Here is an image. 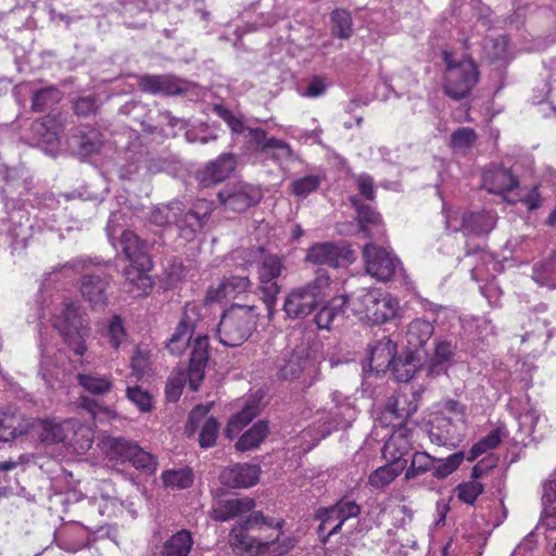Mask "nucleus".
Masks as SVG:
<instances>
[{
  "label": "nucleus",
  "instance_id": "1",
  "mask_svg": "<svg viewBox=\"0 0 556 556\" xmlns=\"http://www.w3.org/2000/svg\"><path fill=\"white\" fill-rule=\"evenodd\" d=\"M330 276L324 268L316 270L313 280L292 288L285 296L282 311L292 320H303L326 302Z\"/></svg>",
  "mask_w": 556,
  "mask_h": 556
},
{
  "label": "nucleus",
  "instance_id": "2",
  "mask_svg": "<svg viewBox=\"0 0 556 556\" xmlns=\"http://www.w3.org/2000/svg\"><path fill=\"white\" fill-rule=\"evenodd\" d=\"M122 253L129 262L124 268L123 276L139 291L152 289L153 282L149 271L153 268L152 260L147 251V244L132 230H123L119 237Z\"/></svg>",
  "mask_w": 556,
  "mask_h": 556
},
{
  "label": "nucleus",
  "instance_id": "3",
  "mask_svg": "<svg viewBox=\"0 0 556 556\" xmlns=\"http://www.w3.org/2000/svg\"><path fill=\"white\" fill-rule=\"evenodd\" d=\"M260 312L255 305L232 304L220 317L219 342L229 348L240 346L255 331Z\"/></svg>",
  "mask_w": 556,
  "mask_h": 556
},
{
  "label": "nucleus",
  "instance_id": "4",
  "mask_svg": "<svg viewBox=\"0 0 556 556\" xmlns=\"http://www.w3.org/2000/svg\"><path fill=\"white\" fill-rule=\"evenodd\" d=\"M252 256L257 261V290L267 308V317L271 319L276 313L277 296L282 288L278 279L286 270L285 260L267 252L262 245L252 250Z\"/></svg>",
  "mask_w": 556,
  "mask_h": 556
},
{
  "label": "nucleus",
  "instance_id": "5",
  "mask_svg": "<svg viewBox=\"0 0 556 556\" xmlns=\"http://www.w3.org/2000/svg\"><path fill=\"white\" fill-rule=\"evenodd\" d=\"M213 112L227 123L233 134H242L247 130L249 132L248 143L256 152L266 154L277 162L291 157L292 150L286 141L268 137L262 128L247 127L240 118L222 104H215Z\"/></svg>",
  "mask_w": 556,
  "mask_h": 556
},
{
  "label": "nucleus",
  "instance_id": "6",
  "mask_svg": "<svg viewBox=\"0 0 556 556\" xmlns=\"http://www.w3.org/2000/svg\"><path fill=\"white\" fill-rule=\"evenodd\" d=\"M53 326L76 355L85 354L86 338L90 331L89 319L78 303L65 301L61 313L54 316Z\"/></svg>",
  "mask_w": 556,
  "mask_h": 556
},
{
  "label": "nucleus",
  "instance_id": "7",
  "mask_svg": "<svg viewBox=\"0 0 556 556\" xmlns=\"http://www.w3.org/2000/svg\"><path fill=\"white\" fill-rule=\"evenodd\" d=\"M352 312L372 324H384L396 316L399 302L379 289H361L351 294Z\"/></svg>",
  "mask_w": 556,
  "mask_h": 556
},
{
  "label": "nucleus",
  "instance_id": "8",
  "mask_svg": "<svg viewBox=\"0 0 556 556\" xmlns=\"http://www.w3.org/2000/svg\"><path fill=\"white\" fill-rule=\"evenodd\" d=\"M446 70L443 79L444 93L453 100L466 99L479 80V71L472 59L454 63L447 53L444 54Z\"/></svg>",
  "mask_w": 556,
  "mask_h": 556
},
{
  "label": "nucleus",
  "instance_id": "9",
  "mask_svg": "<svg viewBox=\"0 0 556 556\" xmlns=\"http://www.w3.org/2000/svg\"><path fill=\"white\" fill-rule=\"evenodd\" d=\"M105 446L112 459L128 462L135 468L141 469L147 473H152L156 469L157 463L155 457L130 440L123 437L109 438Z\"/></svg>",
  "mask_w": 556,
  "mask_h": 556
},
{
  "label": "nucleus",
  "instance_id": "10",
  "mask_svg": "<svg viewBox=\"0 0 556 556\" xmlns=\"http://www.w3.org/2000/svg\"><path fill=\"white\" fill-rule=\"evenodd\" d=\"M295 539L293 536H287L276 539L267 542H262L249 534L238 533L233 536L232 547L241 555L255 556L265 555L270 556H283L288 554L295 546Z\"/></svg>",
  "mask_w": 556,
  "mask_h": 556
},
{
  "label": "nucleus",
  "instance_id": "11",
  "mask_svg": "<svg viewBox=\"0 0 556 556\" xmlns=\"http://www.w3.org/2000/svg\"><path fill=\"white\" fill-rule=\"evenodd\" d=\"M354 258L351 245L340 240L313 244L307 250L305 261L315 265H328L339 268L351 264Z\"/></svg>",
  "mask_w": 556,
  "mask_h": 556
},
{
  "label": "nucleus",
  "instance_id": "12",
  "mask_svg": "<svg viewBox=\"0 0 556 556\" xmlns=\"http://www.w3.org/2000/svg\"><path fill=\"white\" fill-rule=\"evenodd\" d=\"M211 213V206L205 201H198L189 208H186L180 202V208L176 211L174 224L178 230V236L187 242L193 241L198 233L203 231Z\"/></svg>",
  "mask_w": 556,
  "mask_h": 556
},
{
  "label": "nucleus",
  "instance_id": "13",
  "mask_svg": "<svg viewBox=\"0 0 556 556\" xmlns=\"http://www.w3.org/2000/svg\"><path fill=\"white\" fill-rule=\"evenodd\" d=\"M366 271L380 281L391 280L397 269H401L400 260L387 250L369 242L363 248Z\"/></svg>",
  "mask_w": 556,
  "mask_h": 556
},
{
  "label": "nucleus",
  "instance_id": "14",
  "mask_svg": "<svg viewBox=\"0 0 556 556\" xmlns=\"http://www.w3.org/2000/svg\"><path fill=\"white\" fill-rule=\"evenodd\" d=\"M217 197L226 210L241 213L256 205L263 194L260 188L240 182L231 187H225L218 192Z\"/></svg>",
  "mask_w": 556,
  "mask_h": 556
},
{
  "label": "nucleus",
  "instance_id": "15",
  "mask_svg": "<svg viewBox=\"0 0 556 556\" xmlns=\"http://www.w3.org/2000/svg\"><path fill=\"white\" fill-rule=\"evenodd\" d=\"M427 362L426 349L405 348L400 353H395L391 372L396 381L408 382L426 366Z\"/></svg>",
  "mask_w": 556,
  "mask_h": 556
},
{
  "label": "nucleus",
  "instance_id": "16",
  "mask_svg": "<svg viewBox=\"0 0 556 556\" xmlns=\"http://www.w3.org/2000/svg\"><path fill=\"white\" fill-rule=\"evenodd\" d=\"M71 432L70 421L39 418H30L29 420L28 435L37 438L45 444L64 443Z\"/></svg>",
  "mask_w": 556,
  "mask_h": 556
},
{
  "label": "nucleus",
  "instance_id": "17",
  "mask_svg": "<svg viewBox=\"0 0 556 556\" xmlns=\"http://www.w3.org/2000/svg\"><path fill=\"white\" fill-rule=\"evenodd\" d=\"M111 275L86 274L80 279V293L83 298L90 304L92 309H104L108 305L106 289L111 283Z\"/></svg>",
  "mask_w": 556,
  "mask_h": 556
},
{
  "label": "nucleus",
  "instance_id": "18",
  "mask_svg": "<svg viewBox=\"0 0 556 556\" xmlns=\"http://www.w3.org/2000/svg\"><path fill=\"white\" fill-rule=\"evenodd\" d=\"M103 142V134L99 129L85 125L75 129L70 138V148L80 160H85L98 154Z\"/></svg>",
  "mask_w": 556,
  "mask_h": 556
},
{
  "label": "nucleus",
  "instance_id": "19",
  "mask_svg": "<svg viewBox=\"0 0 556 556\" xmlns=\"http://www.w3.org/2000/svg\"><path fill=\"white\" fill-rule=\"evenodd\" d=\"M208 337L198 336L192 344L188 367V382L191 391L199 390L200 383L205 377V368L210 358Z\"/></svg>",
  "mask_w": 556,
  "mask_h": 556
},
{
  "label": "nucleus",
  "instance_id": "20",
  "mask_svg": "<svg viewBox=\"0 0 556 556\" xmlns=\"http://www.w3.org/2000/svg\"><path fill=\"white\" fill-rule=\"evenodd\" d=\"M349 202L356 211V220L359 231L369 239H379L383 236L381 215L369 204H365L358 195L349 197Z\"/></svg>",
  "mask_w": 556,
  "mask_h": 556
},
{
  "label": "nucleus",
  "instance_id": "21",
  "mask_svg": "<svg viewBox=\"0 0 556 556\" xmlns=\"http://www.w3.org/2000/svg\"><path fill=\"white\" fill-rule=\"evenodd\" d=\"M261 471L258 464L238 463L225 467L219 475V481L232 489H245L257 483Z\"/></svg>",
  "mask_w": 556,
  "mask_h": 556
},
{
  "label": "nucleus",
  "instance_id": "22",
  "mask_svg": "<svg viewBox=\"0 0 556 556\" xmlns=\"http://www.w3.org/2000/svg\"><path fill=\"white\" fill-rule=\"evenodd\" d=\"M368 366L377 375L391 371L393 359L396 353V343L389 337H383L368 344Z\"/></svg>",
  "mask_w": 556,
  "mask_h": 556
},
{
  "label": "nucleus",
  "instance_id": "23",
  "mask_svg": "<svg viewBox=\"0 0 556 556\" xmlns=\"http://www.w3.org/2000/svg\"><path fill=\"white\" fill-rule=\"evenodd\" d=\"M181 81L173 75L144 74L138 78V88L151 94L178 96L186 93V89L180 86Z\"/></svg>",
  "mask_w": 556,
  "mask_h": 556
},
{
  "label": "nucleus",
  "instance_id": "24",
  "mask_svg": "<svg viewBox=\"0 0 556 556\" xmlns=\"http://www.w3.org/2000/svg\"><path fill=\"white\" fill-rule=\"evenodd\" d=\"M418 403L413 394L409 399L406 394L388 399L383 417L389 419L393 427H404L408 419L417 412Z\"/></svg>",
  "mask_w": 556,
  "mask_h": 556
},
{
  "label": "nucleus",
  "instance_id": "25",
  "mask_svg": "<svg viewBox=\"0 0 556 556\" xmlns=\"http://www.w3.org/2000/svg\"><path fill=\"white\" fill-rule=\"evenodd\" d=\"M237 155L222 153L216 160L208 162L199 173V179L205 186L224 181L236 169Z\"/></svg>",
  "mask_w": 556,
  "mask_h": 556
},
{
  "label": "nucleus",
  "instance_id": "26",
  "mask_svg": "<svg viewBox=\"0 0 556 556\" xmlns=\"http://www.w3.org/2000/svg\"><path fill=\"white\" fill-rule=\"evenodd\" d=\"M455 352L456 344H454L452 341H437L433 355L431 357L428 356L427 375L430 377L447 375L448 368L453 364Z\"/></svg>",
  "mask_w": 556,
  "mask_h": 556
},
{
  "label": "nucleus",
  "instance_id": "27",
  "mask_svg": "<svg viewBox=\"0 0 556 556\" xmlns=\"http://www.w3.org/2000/svg\"><path fill=\"white\" fill-rule=\"evenodd\" d=\"M496 220V214L490 211L469 212L463 214L459 229L465 235H489L494 229Z\"/></svg>",
  "mask_w": 556,
  "mask_h": 556
},
{
  "label": "nucleus",
  "instance_id": "28",
  "mask_svg": "<svg viewBox=\"0 0 556 556\" xmlns=\"http://www.w3.org/2000/svg\"><path fill=\"white\" fill-rule=\"evenodd\" d=\"M255 507V501L251 497L220 500L211 511V518L224 522L251 511Z\"/></svg>",
  "mask_w": 556,
  "mask_h": 556
},
{
  "label": "nucleus",
  "instance_id": "29",
  "mask_svg": "<svg viewBox=\"0 0 556 556\" xmlns=\"http://www.w3.org/2000/svg\"><path fill=\"white\" fill-rule=\"evenodd\" d=\"M483 181L490 193L505 194L519 186V180L509 168L496 167L483 175Z\"/></svg>",
  "mask_w": 556,
  "mask_h": 556
},
{
  "label": "nucleus",
  "instance_id": "30",
  "mask_svg": "<svg viewBox=\"0 0 556 556\" xmlns=\"http://www.w3.org/2000/svg\"><path fill=\"white\" fill-rule=\"evenodd\" d=\"M29 420L21 414L0 410V441L9 442L16 437L28 435Z\"/></svg>",
  "mask_w": 556,
  "mask_h": 556
},
{
  "label": "nucleus",
  "instance_id": "31",
  "mask_svg": "<svg viewBox=\"0 0 556 556\" xmlns=\"http://www.w3.org/2000/svg\"><path fill=\"white\" fill-rule=\"evenodd\" d=\"M428 432L430 441L438 445L455 446L459 441L456 426L447 417L435 418Z\"/></svg>",
  "mask_w": 556,
  "mask_h": 556
},
{
  "label": "nucleus",
  "instance_id": "32",
  "mask_svg": "<svg viewBox=\"0 0 556 556\" xmlns=\"http://www.w3.org/2000/svg\"><path fill=\"white\" fill-rule=\"evenodd\" d=\"M434 326L426 319H414L406 332L407 346L412 349H425V344L433 336Z\"/></svg>",
  "mask_w": 556,
  "mask_h": 556
},
{
  "label": "nucleus",
  "instance_id": "33",
  "mask_svg": "<svg viewBox=\"0 0 556 556\" xmlns=\"http://www.w3.org/2000/svg\"><path fill=\"white\" fill-rule=\"evenodd\" d=\"M267 435L268 422L265 420H258L239 438L235 447L239 452L257 448Z\"/></svg>",
  "mask_w": 556,
  "mask_h": 556
},
{
  "label": "nucleus",
  "instance_id": "34",
  "mask_svg": "<svg viewBox=\"0 0 556 556\" xmlns=\"http://www.w3.org/2000/svg\"><path fill=\"white\" fill-rule=\"evenodd\" d=\"M189 311H191L193 314L195 312V307L189 308L188 306L185 307V311L182 313L181 319L178 323L175 332L172 334L168 348L172 352H179L180 346H176L178 343H182V345L190 342L191 334L193 332L194 327V320L189 315Z\"/></svg>",
  "mask_w": 556,
  "mask_h": 556
},
{
  "label": "nucleus",
  "instance_id": "35",
  "mask_svg": "<svg viewBox=\"0 0 556 556\" xmlns=\"http://www.w3.org/2000/svg\"><path fill=\"white\" fill-rule=\"evenodd\" d=\"M193 541L188 530H181L168 539L159 556H188Z\"/></svg>",
  "mask_w": 556,
  "mask_h": 556
},
{
  "label": "nucleus",
  "instance_id": "36",
  "mask_svg": "<svg viewBox=\"0 0 556 556\" xmlns=\"http://www.w3.org/2000/svg\"><path fill=\"white\" fill-rule=\"evenodd\" d=\"M542 520L549 529H556V481L547 480L543 484Z\"/></svg>",
  "mask_w": 556,
  "mask_h": 556
},
{
  "label": "nucleus",
  "instance_id": "37",
  "mask_svg": "<svg viewBox=\"0 0 556 556\" xmlns=\"http://www.w3.org/2000/svg\"><path fill=\"white\" fill-rule=\"evenodd\" d=\"M331 511L339 518V522L327 532L323 543H326L331 535L337 534L345 520L357 517L361 514V506L354 501L340 500L334 505H331Z\"/></svg>",
  "mask_w": 556,
  "mask_h": 556
},
{
  "label": "nucleus",
  "instance_id": "38",
  "mask_svg": "<svg viewBox=\"0 0 556 556\" xmlns=\"http://www.w3.org/2000/svg\"><path fill=\"white\" fill-rule=\"evenodd\" d=\"M532 278L542 286L556 288V250L533 266Z\"/></svg>",
  "mask_w": 556,
  "mask_h": 556
},
{
  "label": "nucleus",
  "instance_id": "39",
  "mask_svg": "<svg viewBox=\"0 0 556 556\" xmlns=\"http://www.w3.org/2000/svg\"><path fill=\"white\" fill-rule=\"evenodd\" d=\"M61 99L62 92L55 86L40 88L33 92L30 110L35 113H42L59 103Z\"/></svg>",
  "mask_w": 556,
  "mask_h": 556
},
{
  "label": "nucleus",
  "instance_id": "40",
  "mask_svg": "<svg viewBox=\"0 0 556 556\" xmlns=\"http://www.w3.org/2000/svg\"><path fill=\"white\" fill-rule=\"evenodd\" d=\"M331 33L340 39H349L353 35L351 13L344 9H336L330 15Z\"/></svg>",
  "mask_w": 556,
  "mask_h": 556
},
{
  "label": "nucleus",
  "instance_id": "41",
  "mask_svg": "<svg viewBox=\"0 0 556 556\" xmlns=\"http://www.w3.org/2000/svg\"><path fill=\"white\" fill-rule=\"evenodd\" d=\"M404 470V463L395 462L379 467L369 476V483L378 489L390 484Z\"/></svg>",
  "mask_w": 556,
  "mask_h": 556
},
{
  "label": "nucleus",
  "instance_id": "42",
  "mask_svg": "<svg viewBox=\"0 0 556 556\" xmlns=\"http://www.w3.org/2000/svg\"><path fill=\"white\" fill-rule=\"evenodd\" d=\"M490 42L492 47L488 52L489 59L496 64L498 68L503 67L502 80H505L507 76L506 68L510 62V56L507 51V40L504 36H500L491 39ZM502 85H504V81H502Z\"/></svg>",
  "mask_w": 556,
  "mask_h": 556
},
{
  "label": "nucleus",
  "instance_id": "43",
  "mask_svg": "<svg viewBox=\"0 0 556 556\" xmlns=\"http://www.w3.org/2000/svg\"><path fill=\"white\" fill-rule=\"evenodd\" d=\"M434 457L426 452H415L410 457V464L406 469L405 479H416L427 472L432 473Z\"/></svg>",
  "mask_w": 556,
  "mask_h": 556
},
{
  "label": "nucleus",
  "instance_id": "44",
  "mask_svg": "<svg viewBox=\"0 0 556 556\" xmlns=\"http://www.w3.org/2000/svg\"><path fill=\"white\" fill-rule=\"evenodd\" d=\"M251 287L252 282L248 276H230L222 281L217 293L223 298H235L249 291Z\"/></svg>",
  "mask_w": 556,
  "mask_h": 556
},
{
  "label": "nucleus",
  "instance_id": "45",
  "mask_svg": "<svg viewBox=\"0 0 556 556\" xmlns=\"http://www.w3.org/2000/svg\"><path fill=\"white\" fill-rule=\"evenodd\" d=\"M180 208V201H172L165 205L154 207L149 222L159 227H168L175 224L176 211Z\"/></svg>",
  "mask_w": 556,
  "mask_h": 556
},
{
  "label": "nucleus",
  "instance_id": "46",
  "mask_svg": "<svg viewBox=\"0 0 556 556\" xmlns=\"http://www.w3.org/2000/svg\"><path fill=\"white\" fill-rule=\"evenodd\" d=\"M78 383L89 393L102 395L111 391L112 381L106 377L93 374H78Z\"/></svg>",
  "mask_w": 556,
  "mask_h": 556
},
{
  "label": "nucleus",
  "instance_id": "47",
  "mask_svg": "<svg viewBox=\"0 0 556 556\" xmlns=\"http://www.w3.org/2000/svg\"><path fill=\"white\" fill-rule=\"evenodd\" d=\"M465 458L464 452L459 451L450 455L446 458H435L432 466V477L437 479H444L453 473L463 463Z\"/></svg>",
  "mask_w": 556,
  "mask_h": 556
},
{
  "label": "nucleus",
  "instance_id": "48",
  "mask_svg": "<svg viewBox=\"0 0 556 556\" xmlns=\"http://www.w3.org/2000/svg\"><path fill=\"white\" fill-rule=\"evenodd\" d=\"M477 132L470 127H458L451 135L450 146L455 150H468L476 143Z\"/></svg>",
  "mask_w": 556,
  "mask_h": 556
},
{
  "label": "nucleus",
  "instance_id": "49",
  "mask_svg": "<svg viewBox=\"0 0 556 556\" xmlns=\"http://www.w3.org/2000/svg\"><path fill=\"white\" fill-rule=\"evenodd\" d=\"M166 486L178 489L189 488L193 482V475L190 469L167 470L162 475Z\"/></svg>",
  "mask_w": 556,
  "mask_h": 556
},
{
  "label": "nucleus",
  "instance_id": "50",
  "mask_svg": "<svg viewBox=\"0 0 556 556\" xmlns=\"http://www.w3.org/2000/svg\"><path fill=\"white\" fill-rule=\"evenodd\" d=\"M219 431V422L215 417H208L203 422L199 433V444L202 448H208L216 444Z\"/></svg>",
  "mask_w": 556,
  "mask_h": 556
},
{
  "label": "nucleus",
  "instance_id": "51",
  "mask_svg": "<svg viewBox=\"0 0 556 556\" xmlns=\"http://www.w3.org/2000/svg\"><path fill=\"white\" fill-rule=\"evenodd\" d=\"M483 491V484L473 480L462 482L455 488L458 500L469 505H472Z\"/></svg>",
  "mask_w": 556,
  "mask_h": 556
},
{
  "label": "nucleus",
  "instance_id": "52",
  "mask_svg": "<svg viewBox=\"0 0 556 556\" xmlns=\"http://www.w3.org/2000/svg\"><path fill=\"white\" fill-rule=\"evenodd\" d=\"M126 396L143 413L150 412L153 408L152 395L139 386L128 387L126 389Z\"/></svg>",
  "mask_w": 556,
  "mask_h": 556
},
{
  "label": "nucleus",
  "instance_id": "53",
  "mask_svg": "<svg viewBox=\"0 0 556 556\" xmlns=\"http://www.w3.org/2000/svg\"><path fill=\"white\" fill-rule=\"evenodd\" d=\"M320 185V178L317 175H308L292 181V193L296 197L305 198L317 190Z\"/></svg>",
  "mask_w": 556,
  "mask_h": 556
},
{
  "label": "nucleus",
  "instance_id": "54",
  "mask_svg": "<svg viewBox=\"0 0 556 556\" xmlns=\"http://www.w3.org/2000/svg\"><path fill=\"white\" fill-rule=\"evenodd\" d=\"M307 361L299 356H292L278 371V377L283 380H294L306 369Z\"/></svg>",
  "mask_w": 556,
  "mask_h": 556
},
{
  "label": "nucleus",
  "instance_id": "55",
  "mask_svg": "<svg viewBox=\"0 0 556 556\" xmlns=\"http://www.w3.org/2000/svg\"><path fill=\"white\" fill-rule=\"evenodd\" d=\"M210 409L211 405H197L191 409L185 426V433L188 438L194 435L200 422L206 417Z\"/></svg>",
  "mask_w": 556,
  "mask_h": 556
},
{
  "label": "nucleus",
  "instance_id": "56",
  "mask_svg": "<svg viewBox=\"0 0 556 556\" xmlns=\"http://www.w3.org/2000/svg\"><path fill=\"white\" fill-rule=\"evenodd\" d=\"M99 109L97 99L92 96L79 97L73 103V110L80 117L96 114Z\"/></svg>",
  "mask_w": 556,
  "mask_h": 556
},
{
  "label": "nucleus",
  "instance_id": "57",
  "mask_svg": "<svg viewBox=\"0 0 556 556\" xmlns=\"http://www.w3.org/2000/svg\"><path fill=\"white\" fill-rule=\"evenodd\" d=\"M150 367L149 352L139 348L136 349L131 357L132 372L137 378H141Z\"/></svg>",
  "mask_w": 556,
  "mask_h": 556
},
{
  "label": "nucleus",
  "instance_id": "58",
  "mask_svg": "<svg viewBox=\"0 0 556 556\" xmlns=\"http://www.w3.org/2000/svg\"><path fill=\"white\" fill-rule=\"evenodd\" d=\"M315 517L320 520V525L317 528V534L323 542V539L327 535V533L325 534L327 527L332 525L334 521L339 522V518L332 514L331 506L318 508Z\"/></svg>",
  "mask_w": 556,
  "mask_h": 556
},
{
  "label": "nucleus",
  "instance_id": "59",
  "mask_svg": "<svg viewBox=\"0 0 556 556\" xmlns=\"http://www.w3.org/2000/svg\"><path fill=\"white\" fill-rule=\"evenodd\" d=\"M405 455H408V453L401 452L394 441L386 442L382 447V456L388 460V464H393L395 462L404 463V469L408 463V459L405 458Z\"/></svg>",
  "mask_w": 556,
  "mask_h": 556
},
{
  "label": "nucleus",
  "instance_id": "60",
  "mask_svg": "<svg viewBox=\"0 0 556 556\" xmlns=\"http://www.w3.org/2000/svg\"><path fill=\"white\" fill-rule=\"evenodd\" d=\"M108 336L110 337V343L114 349H117L122 342L124 336L123 321L119 316H114L108 328Z\"/></svg>",
  "mask_w": 556,
  "mask_h": 556
},
{
  "label": "nucleus",
  "instance_id": "61",
  "mask_svg": "<svg viewBox=\"0 0 556 556\" xmlns=\"http://www.w3.org/2000/svg\"><path fill=\"white\" fill-rule=\"evenodd\" d=\"M258 406L256 404L248 403L238 414L231 418L236 420L239 427H244L251 422L258 415Z\"/></svg>",
  "mask_w": 556,
  "mask_h": 556
},
{
  "label": "nucleus",
  "instance_id": "62",
  "mask_svg": "<svg viewBox=\"0 0 556 556\" xmlns=\"http://www.w3.org/2000/svg\"><path fill=\"white\" fill-rule=\"evenodd\" d=\"M258 406L256 404L248 403L238 414L231 418L236 420L239 427H244L251 422L258 415Z\"/></svg>",
  "mask_w": 556,
  "mask_h": 556
},
{
  "label": "nucleus",
  "instance_id": "63",
  "mask_svg": "<svg viewBox=\"0 0 556 556\" xmlns=\"http://www.w3.org/2000/svg\"><path fill=\"white\" fill-rule=\"evenodd\" d=\"M333 308H328L325 303L316 311L314 321L319 329H329L333 320Z\"/></svg>",
  "mask_w": 556,
  "mask_h": 556
},
{
  "label": "nucleus",
  "instance_id": "64",
  "mask_svg": "<svg viewBox=\"0 0 556 556\" xmlns=\"http://www.w3.org/2000/svg\"><path fill=\"white\" fill-rule=\"evenodd\" d=\"M325 306L328 308H334L332 309L334 318L343 316L348 306L352 308L351 294L333 298L330 302L326 301Z\"/></svg>",
  "mask_w": 556,
  "mask_h": 556
}]
</instances>
